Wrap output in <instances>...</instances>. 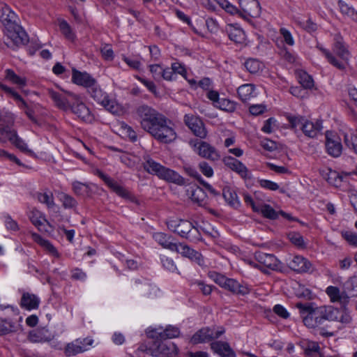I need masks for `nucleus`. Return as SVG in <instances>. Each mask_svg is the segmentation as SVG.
Returning <instances> with one entry per match:
<instances>
[{
  "label": "nucleus",
  "mask_w": 357,
  "mask_h": 357,
  "mask_svg": "<svg viewBox=\"0 0 357 357\" xmlns=\"http://www.w3.org/2000/svg\"><path fill=\"white\" fill-rule=\"evenodd\" d=\"M343 238L351 245L357 247V234L351 231H344L342 234Z\"/></svg>",
  "instance_id": "61"
},
{
  "label": "nucleus",
  "mask_w": 357,
  "mask_h": 357,
  "mask_svg": "<svg viewBox=\"0 0 357 357\" xmlns=\"http://www.w3.org/2000/svg\"><path fill=\"white\" fill-rule=\"evenodd\" d=\"M333 52L340 58L339 61L344 63L345 66L348 63L350 53L344 45L342 36L337 35L335 37V42L333 45Z\"/></svg>",
  "instance_id": "15"
},
{
  "label": "nucleus",
  "mask_w": 357,
  "mask_h": 357,
  "mask_svg": "<svg viewBox=\"0 0 357 357\" xmlns=\"http://www.w3.org/2000/svg\"><path fill=\"white\" fill-rule=\"evenodd\" d=\"M4 43L12 49H15L25 45L29 42V36L16 22L13 24H7L4 28Z\"/></svg>",
  "instance_id": "4"
},
{
  "label": "nucleus",
  "mask_w": 357,
  "mask_h": 357,
  "mask_svg": "<svg viewBox=\"0 0 357 357\" xmlns=\"http://www.w3.org/2000/svg\"><path fill=\"white\" fill-rule=\"evenodd\" d=\"M37 199L40 203L46 204L48 208H52L54 206V197L51 192H38Z\"/></svg>",
  "instance_id": "43"
},
{
  "label": "nucleus",
  "mask_w": 357,
  "mask_h": 357,
  "mask_svg": "<svg viewBox=\"0 0 357 357\" xmlns=\"http://www.w3.org/2000/svg\"><path fill=\"white\" fill-rule=\"evenodd\" d=\"M199 167L204 176L211 177L213 175V170L212 167L206 162H201L199 164Z\"/></svg>",
  "instance_id": "62"
},
{
  "label": "nucleus",
  "mask_w": 357,
  "mask_h": 357,
  "mask_svg": "<svg viewBox=\"0 0 357 357\" xmlns=\"http://www.w3.org/2000/svg\"><path fill=\"white\" fill-rule=\"evenodd\" d=\"M222 196L225 201L232 207L237 208L240 206V202L234 190L229 187H225L222 190Z\"/></svg>",
  "instance_id": "30"
},
{
  "label": "nucleus",
  "mask_w": 357,
  "mask_h": 357,
  "mask_svg": "<svg viewBox=\"0 0 357 357\" xmlns=\"http://www.w3.org/2000/svg\"><path fill=\"white\" fill-rule=\"evenodd\" d=\"M296 307L303 319V324L309 328H319V334L324 337H333V332L327 331L321 326L326 321H337L343 326L350 324L352 317L345 308H337L333 306L314 307L312 303H296Z\"/></svg>",
  "instance_id": "1"
},
{
  "label": "nucleus",
  "mask_w": 357,
  "mask_h": 357,
  "mask_svg": "<svg viewBox=\"0 0 357 357\" xmlns=\"http://www.w3.org/2000/svg\"><path fill=\"white\" fill-rule=\"evenodd\" d=\"M344 290L349 301L351 297H357V275L349 278L344 284Z\"/></svg>",
  "instance_id": "36"
},
{
  "label": "nucleus",
  "mask_w": 357,
  "mask_h": 357,
  "mask_svg": "<svg viewBox=\"0 0 357 357\" xmlns=\"http://www.w3.org/2000/svg\"><path fill=\"white\" fill-rule=\"evenodd\" d=\"M245 67L250 73L255 74L262 68V64L257 59H249L245 62Z\"/></svg>",
  "instance_id": "44"
},
{
  "label": "nucleus",
  "mask_w": 357,
  "mask_h": 357,
  "mask_svg": "<svg viewBox=\"0 0 357 357\" xmlns=\"http://www.w3.org/2000/svg\"><path fill=\"white\" fill-rule=\"evenodd\" d=\"M87 349L82 342L76 340L75 342L68 343L65 348V354L67 356H75L86 351Z\"/></svg>",
  "instance_id": "33"
},
{
  "label": "nucleus",
  "mask_w": 357,
  "mask_h": 357,
  "mask_svg": "<svg viewBox=\"0 0 357 357\" xmlns=\"http://www.w3.org/2000/svg\"><path fill=\"white\" fill-rule=\"evenodd\" d=\"M59 29L67 39L70 40H74L75 34L66 21L63 20L59 23Z\"/></svg>",
  "instance_id": "47"
},
{
  "label": "nucleus",
  "mask_w": 357,
  "mask_h": 357,
  "mask_svg": "<svg viewBox=\"0 0 357 357\" xmlns=\"http://www.w3.org/2000/svg\"><path fill=\"white\" fill-rule=\"evenodd\" d=\"M91 98L98 103L103 106L107 110L112 114H117L120 111L119 105L113 100L109 98L106 93H104L96 83L88 89Z\"/></svg>",
  "instance_id": "5"
},
{
  "label": "nucleus",
  "mask_w": 357,
  "mask_h": 357,
  "mask_svg": "<svg viewBox=\"0 0 357 357\" xmlns=\"http://www.w3.org/2000/svg\"><path fill=\"white\" fill-rule=\"evenodd\" d=\"M303 344L302 347L307 356H312L313 353H317L320 349L318 343L315 342H303Z\"/></svg>",
  "instance_id": "48"
},
{
  "label": "nucleus",
  "mask_w": 357,
  "mask_h": 357,
  "mask_svg": "<svg viewBox=\"0 0 357 357\" xmlns=\"http://www.w3.org/2000/svg\"><path fill=\"white\" fill-rule=\"evenodd\" d=\"M156 350L160 357H171L177 353V348L172 342H162L157 346Z\"/></svg>",
  "instance_id": "29"
},
{
  "label": "nucleus",
  "mask_w": 357,
  "mask_h": 357,
  "mask_svg": "<svg viewBox=\"0 0 357 357\" xmlns=\"http://www.w3.org/2000/svg\"><path fill=\"white\" fill-rule=\"evenodd\" d=\"M323 128L322 123L321 121H317L315 123L304 120L301 129L307 137L314 138L317 137Z\"/></svg>",
  "instance_id": "23"
},
{
  "label": "nucleus",
  "mask_w": 357,
  "mask_h": 357,
  "mask_svg": "<svg viewBox=\"0 0 357 357\" xmlns=\"http://www.w3.org/2000/svg\"><path fill=\"white\" fill-rule=\"evenodd\" d=\"M342 176L338 174L336 172H331L328 178V181L331 184L338 186L340 185L342 181Z\"/></svg>",
  "instance_id": "64"
},
{
  "label": "nucleus",
  "mask_w": 357,
  "mask_h": 357,
  "mask_svg": "<svg viewBox=\"0 0 357 357\" xmlns=\"http://www.w3.org/2000/svg\"><path fill=\"white\" fill-rule=\"evenodd\" d=\"M255 259L261 265L273 271H278L282 268L280 261L273 255L262 252H256Z\"/></svg>",
  "instance_id": "14"
},
{
  "label": "nucleus",
  "mask_w": 357,
  "mask_h": 357,
  "mask_svg": "<svg viewBox=\"0 0 357 357\" xmlns=\"http://www.w3.org/2000/svg\"><path fill=\"white\" fill-rule=\"evenodd\" d=\"M29 219L39 231H47L46 226L50 227L47 220L42 215L41 213L36 209H33L30 212Z\"/></svg>",
  "instance_id": "25"
},
{
  "label": "nucleus",
  "mask_w": 357,
  "mask_h": 357,
  "mask_svg": "<svg viewBox=\"0 0 357 357\" xmlns=\"http://www.w3.org/2000/svg\"><path fill=\"white\" fill-rule=\"evenodd\" d=\"M98 174L103 180V181L119 196L124 199H130L131 195L130 192L123 186L119 185L114 180L102 172H98Z\"/></svg>",
  "instance_id": "16"
},
{
  "label": "nucleus",
  "mask_w": 357,
  "mask_h": 357,
  "mask_svg": "<svg viewBox=\"0 0 357 357\" xmlns=\"http://www.w3.org/2000/svg\"><path fill=\"white\" fill-rule=\"evenodd\" d=\"M227 33L229 39L236 43L241 44L243 43L245 40V33L240 28L230 26L227 29Z\"/></svg>",
  "instance_id": "32"
},
{
  "label": "nucleus",
  "mask_w": 357,
  "mask_h": 357,
  "mask_svg": "<svg viewBox=\"0 0 357 357\" xmlns=\"http://www.w3.org/2000/svg\"><path fill=\"white\" fill-rule=\"evenodd\" d=\"M337 5L340 13L357 22V11L342 0H338Z\"/></svg>",
  "instance_id": "37"
},
{
  "label": "nucleus",
  "mask_w": 357,
  "mask_h": 357,
  "mask_svg": "<svg viewBox=\"0 0 357 357\" xmlns=\"http://www.w3.org/2000/svg\"><path fill=\"white\" fill-rule=\"evenodd\" d=\"M155 334L151 335L152 337H160V339L174 338L179 335V329L176 327L169 326L163 332L158 333L153 331Z\"/></svg>",
  "instance_id": "34"
},
{
  "label": "nucleus",
  "mask_w": 357,
  "mask_h": 357,
  "mask_svg": "<svg viewBox=\"0 0 357 357\" xmlns=\"http://www.w3.org/2000/svg\"><path fill=\"white\" fill-rule=\"evenodd\" d=\"M191 199L195 202L202 204L205 199L204 192L201 188L196 187L191 191Z\"/></svg>",
  "instance_id": "51"
},
{
  "label": "nucleus",
  "mask_w": 357,
  "mask_h": 357,
  "mask_svg": "<svg viewBox=\"0 0 357 357\" xmlns=\"http://www.w3.org/2000/svg\"><path fill=\"white\" fill-rule=\"evenodd\" d=\"M190 145L202 158L213 162L218 161L220 158V155L216 149L206 142L201 140L191 141Z\"/></svg>",
  "instance_id": "7"
},
{
  "label": "nucleus",
  "mask_w": 357,
  "mask_h": 357,
  "mask_svg": "<svg viewBox=\"0 0 357 357\" xmlns=\"http://www.w3.org/2000/svg\"><path fill=\"white\" fill-rule=\"evenodd\" d=\"M225 333L223 328L215 330V327L213 328H202L196 332L191 337V342L192 344H199L211 342L215 339L218 338Z\"/></svg>",
  "instance_id": "8"
},
{
  "label": "nucleus",
  "mask_w": 357,
  "mask_h": 357,
  "mask_svg": "<svg viewBox=\"0 0 357 357\" xmlns=\"http://www.w3.org/2000/svg\"><path fill=\"white\" fill-rule=\"evenodd\" d=\"M236 104L234 102L222 98L220 101H218L215 107L228 112H233L236 109Z\"/></svg>",
  "instance_id": "46"
},
{
  "label": "nucleus",
  "mask_w": 357,
  "mask_h": 357,
  "mask_svg": "<svg viewBox=\"0 0 357 357\" xmlns=\"http://www.w3.org/2000/svg\"><path fill=\"white\" fill-rule=\"evenodd\" d=\"M17 15L10 8L3 3H0V21L6 27L7 24H13L17 21Z\"/></svg>",
  "instance_id": "26"
},
{
  "label": "nucleus",
  "mask_w": 357,
  "mask_h": 357,
  "mask_svg": "<svg viewBox=\"0 0 357 357\" xmlns=\"http://www.w3.org/2000/svg\"><path fill=\"white\" fill-rule=\"evenodd\" d=\"M47 94L54 101L55 105L60 109L67 111L70 109L73 101L68 94V96L65 97L53 89H48Z\"/></svg>",
  "instance_id": "18"
},
{
  "label": "nucleus",
  "mask_w": 357,
  "mask_h": 357,
  "mask_svg": "<svg viewBox=\"0 0 357 357\" xmlns=\"http://www.w3.org/2000/svg\"><path fill=\"white\" fill-rule=\"evenodd\" d=\"M238 3L243 17H257L260 15L261 7L257 0H238Z\"/></svg>",
  "instance_id": "12"
},
{
  "label": "nucleus",
  "mask_w": 357,
  "mask_h": 357,
  "mask_svg": "<svg viewBox=\"0 0 357 357\" xmlns=\"http://www.w3.org/2000/svg\"><path fill=\"white\" fill-rule=\"evenodd\" d=\"M326 148L327 153L334 157H339L342 151V145L339 137L333 134L332 132H326Z\"/></svg>",
  "instance_id": "13"
},
{
  "label": "nucleus",
  "mask_w": 357,
  "mask_h": 357,
  "mask_svg": "<svg viewBox=\"0 0 357 357\" xmlns=\"http://www.w3.org/2000/svg\"><path fill=\"white\" fill-rule=\"evenodd\" d=\"M225 164L231 170L237 172L242 178H250L251 176L248 168L237 159L228 157L225 159Z\"/></svg>",
  "instance_id": "19"
},
{
  "label": "nucleus",
  "mask_w": 357,
  "mask_h": 357,
  "mask_svg": "<svg viewBox=\"0 0 357 357\" xmlns=\"http://www.w3.org/2000/svg\"><path fill=\"white\" fill-rule=\"evenodd\" d=\"M66 93L71 98L73 101L70 107L71 111L82 121L91 123L93 120V116L91 114L89 109L82 102L80 96L70 91H66Z\"/></svg>",
  "instance_id": "6"
},
{
  "label": "nucleus",
  "mask_w": 357,
  "mask_h": 357,
  "mask_svg": "<svg viewBox=\"0 0 357 357\" xmlns=\"http://www.w3.org/2000/svg\"><path fill=\"white\" fill-rule=\"evenodd\" d=\"M185 238L191 242H197L202 239V235L199 231L195 227L186 235Z\"/></svg>",
  "instance_id": "56"
},
{
  "label": "nucleus",
  "mask_w": 357,
  "mask_h": 357,
  "mask_svg": "<svg viewBox=\"0 0 357 357\" xmlns=\"http://www.w3.org/2000/svg\"><path fill=\"white\" fill-rule=\"evenodd\" d=\"M225 289L236 295L244 296L250 293V289L245 284H241L231 278L229 279Z\"/></svg>",
  "instance_id": "27"
},
{
  "label": "nucleus",
  "mask_w": 357,
  "mask_h": 357,
  "mask_svg": "<svg viewBox=\"0 0 357 357\" xmlns=\"http://www.w3.org/2000/svg\"><path fill=\"white\" fill-rule=\"evenodd\" d=\"M257 212L271 220H275L278 217V213L268 204H260Z\"/></svg>",
  "instance_id": "40"
},
{
  "label": "nucleus",
  "mask_w": 357,
  "mask_h": 357,
  "mask_svg": "<svg viewBox=\"0 0 357 357\" xmlns=\"http://www.w3.org/2000/svg\"><path fill=\"white\" fill-rule=\"evenodd\" d=\"M167 226L170 231L185 238L186 235L193 229L192 222L188 220L179 219L168 220L167 221Z\"/></svg>",
  "instance_id": "11"
},
{
  "label": "nucleus",
  "mask_w": 357,
  "mask_h": 357,
  "mask_svg": "<svg viewBox=\"0 0 357 357\" xmlns=\"http://www.w3.org/2000/svg\"><path fill=\"white\" fill-rule=\"evenodd\" d=\"M178 253L181 254L183 257H187L191 261H195L199 266H202L204 265V258L202 254L193 250L188 245L182 243L179 248V250H178Z\"/></svg>",
  "instance_id": "22"
},
{
  "label": "nucleus",
  "mask_w": 357,
  "mask_h": 357,
  "mask_svg": "<svg viewBox=\"0 0 357 357\" xmlns=\"http://www.w3.org/2000/svg\"><path fill=\"white\" fill-rule=\"evenodd\" d=\"M345 145L357 154V130H351L349 133L344 134Z\"/></svg>",
  "instance_id": "38"
},
{
  "label": "nucleus",
  "mask_w": 357,
  "mask_h": 357,
  "mask_svg": "<svg viewBox=\"0 0 357 357\" xmlns=\"http://www.w3.org/2000/svg\"><path fill=\"white\" fill-rule=\"evenodd\" d=\"M289 267L298 273H305L310 270L312 264L302 256H295L288 264Z\"/></svg>",
  "instance_id": "21"
},
{
  "label": "nucleus",
  "mask_w": 357,
  "mask_h": 357,
  "mask_svg": "<svg viewBox=\"0 0 357 357\" xmlns=\"http://www.w3.org/2000/svg\"><path fill=\"white\" fill-rule=\"evenodd\" d=\"M14 328L13 324L6 319H1L0 321V335L9 333L13 331Z\"/></svg>",
  "instance_id": "53"
},
{
  "label": "nucleus",
  "mask_w": 357,
  "mask_h": 357,
  "mask_svg": "<svg viewBox=\"0 0 357 357\" xmlns=\"http://www.w3.org/2000/svg\"><path fill=\"white\" fill-rule=\"evenodd\" d=\"M72 185L73 190L75 195L82 197L89 196L91 190L88 184L79 181H75L73 183Z\"/></svg>",
  "instance_id": "39"
},
{
  "label": "nucleus",
  "mask_w": 357,
  "mask_h": 357,
  "mask_svg": "<svg viewBox=\"0 0 357 357\" xmlns=\"http://www.w3.org/2000/svg\"><path fill=\"white\" fill-rule=\"evenodd\" d=\"M6 78L20 86H24L26 83L25 78L18 76L13 70L10 69H7L6 70Z\"/></svg>",
  "instance_id": "41"
},
{
  "label": "nucleus",
  "mask_w": 357,
  "mask_h": 357,
  "mask_svg": "<svg viewBox=\"0 0 357 357\" xmlns=\"http://www.w3.org/2000/svg\"><path fill=\"white\" fill-rule=\"evenodd\" d=\"M297 296L301 298L309 301L314 298V295L311 290L301 285L297 291Z\"/></svg>",
  "instance_id": "54"
},
{
  "label": "nucleus",
  "mask_w": 357,
  "mask_h": 357,
  "mask_svg": "<svg viewBox=\"0 0 357 357\" xmlns=\"http://www.w3.org/2000/svg\"><path fill=\"white\" fill-rule=\"evenodd\" d=\"M150 71L153 75V77L155 80H160L162 77V68L159 64H153L149 66Z\"/></svg>",
  "instance_id": "59"
},
{
  "label": "nucleus",
  "mask_w": 357,
  "mask_h": 357,
  "mask_svg": "<svg viewBox=\"0 0 357 357\" xmlns=\"http://www.w3.org/2000/svg\"><path fill=\"white\" fill-rule=\"evenodd\" d=\"M0 87L6 93L9 94L12 98H13L16 101L20 102L22 103V106H26V102L24 100L22 96L12 88L8 87L4 84H1Z\"/></svg>",
  "instance_id": "49"
},
{
  "label": "nucleus",
  "mask_w": 357,
  "mask_h": 357,
  "mask_svg": "<svg viewBox=\"0 0 357 357\" xmlns=\"http://www.w3.org/2000/svg\"><path fill=\"white\" fill-rule=\"evenodd\" d=\"M265 110L266 106L262 104L252 105L249 107V112L253 116L261 114Z\"/></svg>",
  "instance_id": "63"
},
{
  "label": "nucleus",
  "mask_w": 357,
  "mask_h": 357,
  "mask_svg": "<svg viewBox=\"0 0 357 357\" xmlns=\"http://www.w3.org/2000/svg\"><path fill=\"white\" fill-rule=\"evenodd\" d=\"M299 83L305 89H312L314 86L312 77L305 72H301L299 74Z\"/></svg>",
  "instance_id": "45"
},
{
  "label": "nucleus",
  "mask_w": 357,
  "mask_h": 357,
  "mask_svg": "<svg viewBox=\"0 0 357 357\" xmlns=\"http://www.w3.org/2000/svg\"><path fill=\"white\" fill-rule=\"evenodd\" d=\"M59 200L65 208H73L77 205V202L74 197L63 192L59 195Z\"/></svg>",
  "instance_id": "42"
},
{
  "label": "nucleus",
  "mask_w": 357,
  "mask_h": 357,
  "mask_svg": "<svg viewBox=\"0 0 357 357\" xmlns=\"http://www.w3.org/2000/svg\"><path fill=\"white\" fill-rule=\"evenodd\" d=\"M39 299L33 294L24 293L21 299V305L27 310L36 309L38 307Z\"/></svg>",
  "instance_id": "31"
},
{
  "label": "nucleus",
  "mask_w": 357,
  "mask_h": 357,
  "mask_svg": "<svg viewBox=\"0 0 357 357\" xmlns=\"http://www.w3.org/2000/svg\"><path fill=\"white\" fill-rule=\"evenodd\" d=\"M209 276L211 278L213 279V280L216 284H218L219 286H220L221 287H222L224 289L225 288L228 281L230 279V278L225 277L223 275H221V274L215 273V272L210 273Z\"/></svg>",
  "instance_id": "50"
},
{
  "label": "nucleus",
  "mask_w": 357,
  "mask_h": 357,
  "mask_svg": "<svg viewBox=\"0 0 357 357\" xmlns=\"http://www.w3.org/2000/svg\"><path fill=\"white\" fill-rule=\"evenodd\" d=\"M0 132L20 151L30 156L36 157L35 153L27 147L26 144L17 135L15 130H10L8 127H4L0 125Z\"/></svg>",
  "instance_id": "9"
},
{
  "label": "nucleus",
  "mask_w": 357,
  "mask_h": 357,
  "mask_svg": "<svg viewBox=\"0 0 357 357\" xmlns=\"http://www.w3.org/2000/svg\"><path fill=\"white\" fill-rule=\"evenodd\" d=\"M184 122L195 136L200 139L206 138L207 130L200 118L193 114H185Z\"/></svg>",
  "instance_id": "10"
},
{
  "label": "nucleus",
  "mask_w": 357,
  "mask_h": 357,
  "mask_svg": "<svg viewBox=\"0 0 357 357\" xmlns=\"http://www.w3.org/2000/svg\"><path fill=\"white\" fill-rule=\"evenodd\" d=\"M153 237L155 240L164 248L166 247V245H167L171 238L170 236H168L162 232L155 234Z\"/></svg>",
  "instance_id": "55"
},
{
  "label": "nucleus",
  "mask_w": 357,
  "mask_h": 357,
  "mask_svg": "<svg viewBox=\"0 0 357 357\" xmlns=\"http://www.w3.org/2000/svg\"><path fill=\"white\" fill-rule=\"evenodd\" d=\"M5 226L11 231H18L20 229L19 225L15 220H14L10 215H6L5 216Z\"/></svg>",
  "instance_id": "58"
},
{
  "label": "nucleus",
  "mask_w": 357,
  "mask_h": 357,
  "mask_svg": "<svg viewBox=\"0 0 357 357\" xmlns=\"http://www.w3.org/2000/svg\"><path fill=\"white\" fill-rule=\"evenodd\" d=\"M212 350L221 357H235L236 354L227 342H213L211 344Z\"/></svg>",
  "instance_id": "24"
},
{
  "label": "nucleus",
  "mask_w": 357,
  "mask_h": 357,
  "mask_svg": "<svg viewBox=\"0 0 357 357\" xmlns=\"http://www.w3.org/2000/svg\"><path fill=\"white\" fill-rule=\"evenodd\" d=\"M287 118L289 122L290 123L291 127L295 128H297L298 126H300L301 128L305 120L303 117L299 116L288 115Z\"/></svg>",
  "instance_id": "60"
},
{
  "label": "nucleus",
  "mask_w": 357,
  "mask_h": 357,
  "mask_svg": "<svg viewBox=\"0 0 357 357\" xmlns=\"http://www.w3.org/2000/svg\"><path fill=\"white\" fill-rule=\"evenodd\" d=\"M136 115L141 128L158 142L169 144L176 139V133L170 126L171 121L151 107L139 105L136 109Z\"/></svg>",
  "instance_id": "2"
},
{
  "label": "nucleus",
  "mask_w": 357,
  "mask_h": 357,
  "mask_svg": "<svg viewBox=\"0 0 357 357\" xmlns=\"http://www.w3.org/2000/svg\"><path fill=\"white\" fill-rule=\"evenodd\" d=\"M237 93L243 102H246L250 100L251 98L255 97V86L252 84H245L239 86L237 89Z\"/></svg>",
  "instance_id": "28"
},
{
  "label": "nucleus",
  "mask_w": 357,
  "mask_h": 357,
  "mask_svg": "<svg viewBox=\"0 0 357 357\" xmlns=\"http://www.w3.org/2000/svg\"><path fill=\"white\" fill-rule=\"evenodd\" d=\"M290 241L299 248H304L305 243L303 236L299 233L292 232L288 235Z\"/></svg>",
  "instance_id": "52"
},
{
  "label": "nucleus",
  "mask_w": 357,
  "mask_h": 357,
  "mask_svg": "<svg viewBox=\"0 0 357 357\" xmlns=\"http://www.w3.org/2000/svg\"><path fill=\"white\" fill-rule=\"evenodd\" d=\"M143 167L149 174L157 176L160 179L168 183L180 186L186 185L185 179L177 172L157 162L149 155L144 157Z\"/></svg>",
  "instance_id": "3"
},
{
  "label": "nucleus",
  "mask_w": 357,
  "mask_h": 357,
  "mask_svg": "<svg viewBox=\"0 0 357 357\" xmlns=\"http://www.w3.org/2000/svg\"><path fill=\"white\" fill-rule=\"evenodd\" d=\"M72 80L73 83L89 89L95 85L96 81L89 74L73 69Z\"/></svg>",
  "instance_id": "17"
},
{
  "label": "nucleus",
  "mask_w": 357,
  "mask_h": 357,
  "mask_svg": "<svg viewBox=\"0 0 357 357\" xmlns=\"http://www.w3.org/2000/svg\"><path fill=\"white\" fill-rule=\"evenodd\" d=\"M317 48L324 54L328 61L331 65L341 70L345 69L344 63L339 61L338 59H337L329 50L324 48L321 46H317Z\"/></svg>",
  "instance_id": "35"
},
{
  "label": "nucleus",
  "mask_w": 357,
  "mask_h": 357,
  "mask_svg": "<svg viewBox=\"0 0 357 357\" xmlns=\"http://www.w3.org/2000/svg\"><path fill=\"white\" fill-rule=\"evenodd\" d=\"M326 292L333 303L338 302L342 305L341 308L347 309L345 306L348 304L349 300L345 290L343 292H340L339 288L329 286L327 287Z\"/></svg>",
  "instance_id": "20"
},
{
  "label": "nucleus",
  "mask_w": 357,
  "mask_h": 357,
  "mask_svg": "<svg viewBox=\"0 0 357 357\" xmlns=\"http://www.w3.org/2000/svg\"><path fill=\"white\" fill-rule=\"evenodd\" d=\"M299 24L303 29L309 33L314 32L317 29V24L314 23L310 19L300 22Z\"/></svg>",
  "instance_id": "57"
}]
</instances>
